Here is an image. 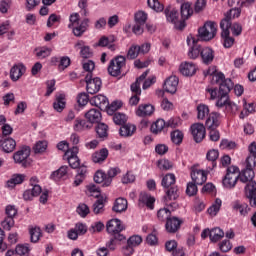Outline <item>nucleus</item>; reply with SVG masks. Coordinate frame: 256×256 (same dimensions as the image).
Listing matches in <instances>:
<instances>
[{"mask_svg": "<svg viewBox=\"0 0 256 256\" xmlns=\"http://www.w3.org/2000/svg\"><path fill=\"white\" fill-rule=\"evenodd\" d=\"M211 76L212 87L206 88V93L210 96V99L215 100L216 107H227L229 105V93L233 89V80L230 78H225V74L222 72H217L215 66L209 67L204 71V77Z\"/></svg>", "mask_w": 256, "mask_h": 256, "instance_id": "nucleus-1", "label": "nucleus"}, {"mask_svg": "<svg viewBox=\"0 0 256 256\" xmlns=\"http://www.w3.org/2000/svg\"><path fill=\"white\" fill-rule=\"evenodd\" d=\"M175 174H166L161 181V185L165 190V203L169 205V201H177L179 199V187L175 184Z\"/></svg>", "mask_w": 256, "mask_h": 256, "instance_id": "nucleus-2", "label": "nucleus"}, {"mask_svg": "<svg viewBox=\"0 0 256 256\" xmlns=\"http://www.w3.org/2000/svg\"><path fill=\"white\" fill-rule=\"evenodd\" d=\"M81 16L79 13H72L69 17L68 29H72L75 37H83V34L89 29L91 19L84 18L80 23Z\"/></svg>", "mask_w": 256, "mask_h": 256, "instance_id": "nucleus-3", "label": "nucleus"}, {"mask_svg": "<svg viewBox=\"0 0 256 256\" xmlns=\"http://www.w3.org/2000/svg\"><path fill=\"white\" fill-rule=\"evenodd\" d=\"M219 125H221V114L217 112H211L205 122V126L209 131L210 141L217 142L221 139V134L219 133V130H217Z\"/></svg>", "mask_w": 256, "mask_h": 256, "instance_id": "nucleus-4", "label": "nucleus"}, {"mask_svg": "<svg viewBox=\"0 0 256 256\" xmlns=\"http://www.w3.org/2000/svg\"><path fill=\"white\" fill-rule=\"evenodd\" d=\"M125 67H127V59L120 55L110 60L107 71L111 77H119L123 75Z\"/></svg>", "mask_w": 256, "mask_h": 256, "instance_id": "nucleus-5", "label": "nucleus"}, {"mask_svg": "<svg viewBox=\"0 0 256 256\" xmlns=\"http://www.w3.org/2000/svg\"><path fill=\"white\" fill-rule=\"evenodd\" d=\"M217 35V24L215 22H206L203 27L198 29V37L201 41H211Z\"/></svg>", "mask_w": 256, "mask_h": 256, "instance_id": "nucleus-6", "label": "nucleus"}, {"mask_svg": "<svg viewBox=\"0 0 256 256\" xmlns=\"http://www.w3.org/2000/svg\"><path fill=\"white\" fill-rule=\"evenodd\" d=\"M237 181H239V167L230 166L227 169V173L222 180V185L226 189H233L235 185H237Z\"/></svg>", "mask_w": 256, "mask_h": 256, "instance_id": "nucleus-7", "label": "nucleus"}, {"mask_svg": "<svg viewBox=\"0 0 256 256\" xmlns=\"http://www.w3.org/2000/svg\"><path fill=\"white\" fill-rule=\"evenodd\" d=\"M165 16L167 21L170 23H173L174 27L178 29L179 31H183L185 29V20H182L179 18V11H177L175 8L167 7L164 10Z\"/></svg>", "mask_w": 256, "mask_h": 256, "instance_id": "nucleus-8", "label": "nucleus"}, {"mask_svg": "<svg viewBox=\"0 0 256 256\" xmlns=\"http://www.w3.org/2000/svg\"><path fill=\"white\" fill-rule=\"evenodd\" d=\"M85 83H86V91L89 95H95L96 93H99L103 85L101 78L99 77L93 78V73L86 74Z\"/></svg>", "mask_w": 256, "mask_h": 256, "instance_id": "nucleus-9", "label": "nucleus"}, {"mask_svg": "<svg viewBox=\"0 0 256 256\" xmlns=\"http://www.w3.org/2000/svg\"><path fill=\"white\" fill-rule=\"evenodd\" d=\"M30 155L31 148L29 146H24L21 150L14 153L13 159L15 163L22 165V167H29L31 165V160H29Z\"/></svg>", "mask_w": 256, "mask_h": 256, "instance_id": "nucleus-10", "label": "nucleus"}, {"mask_svg": "<svg viewBox=\"0 0 256 256\" xmlns=\"http://www.w3.org/2000/svg\"><path fill=\"white\" fill-rule=\"evenodd\" d=\"M256 164H253V162L246 161V168L242 170L241 173L238 172V179L241 181V183H255L253 179L255 178V169Z\"/></svg>", "mask_w": 256, "mask_h": 256, "instance_id": "nucleus-11", "label": "nucleus"}, {"mask_svg": "<svg viewBox=\"0 0 256 256\" xmlns=\"http://www.w3.org/2000/svg\"><path fill=\"white\" fill-rule=\"evenodd\" d=\"M5 213L7 217L2 221L1 225L5 231H11V228L15 225V220L13 219L17 215V208L13 205L6 206Z\"/></svg>", "mask_w": 256, "mask_h": 256, "instance_id": "nucleus-12", "label": "nucleus"}, {"mask_svg": "<svg viewBox=\"0 0 256 256\" xmlns=\"http://www.w3.org/2000/svg\"><path fill=\"white\" fill-rule=\"evenodd\" d=\"M77 153H79V147L77 146H73L70 150L65 152V157L72 169H79L81 165L79 157H77Z\"/></svg>", "mask_w": 256, "mask_h": 256, "instance_id": "nucleus-13", "label": "nucleus"}, {"mask_svg": "<svg viewBox=\"0 0 256 256\" xmlns=\"http://www.w3.org/2000/svg\"><path fill=\"white\" fill-rule=\"evenodd\" d=\"M191 135L195 143H201L205 139L206 129L205 125L201 123H194L190 126Z\"/></svg>", "mask_w": 256, "mask_h": 256, "instance_id": "nucleus-14", "label": "nucleus"}, {"mask_svg": "<svg viewBox=\"0 0 256 256\" xmlns=\"http://www.w3.org/2000/svg\"><path fill=\"white\" fill-rule=\"evenodd\" d=\"M181 225H183L182 219L177 216H171L165 223V229L167 233H177L181 229Z\"/></svg>", "mask_w": 256, "mask_h": 256, "instance_id": "nucleus-15", "label": "nucleus"}, {"mask_svg": "<svg viewBox=\"0 0 256 256\" xmlns=\"http://www.w3.org/2000/svg\"><path fill=\"white\" fill-rule=\"evenodd\" d=\"M27 67L23 63H17L12 66L10 69V79L11 81L17 82L25 75Z\"/></svg>", "mask_w": 256, "mask_h": 256, "instance_id": "nucleus-16", "label": "nucleus"}, {"mask_svg": "<svg viewBox=\"0 0 256 256\" xmlns=\"http://www.w3.org/2000/svg\"><path fill=\"white\" fill-rule=\"evenodd\" d=\"M149 51H151L150 43H144L141 46L132 45L129 49V57L130 59H137V57H139V53L145 55V53H149Z\"/></svg>", "mask_w": 256, "mask_h": 256, "instance_id": "nucleus-17", "label": "nucleus"}, {"mask_svg": "<svg viewBox=\"0 0 256 256\" xmlns=\"http://www.w3.org/2000/svg\"><path fill=\"white\" fill-rule=\"evenodd\" d=\"M138 201L140 206L146 207L150 211L155 209V196H152L147 192H141Z\"/></svg>", "mask_w": 256, "mask_h": 256, "instance_id": "nucleus-18", "label": "nucleus"}, {"mask_svg": "<svg viewBox=\"0 0 256 256\" xmlns=\"http://www.w3.org/2000/svg\"><path fill=\"white\" fill-rule=\"evenodd\" d=\"M241 15V10L239 8H232L228 12L225 13L224 18L220 22V27H231V22L235 17H239Z\"/></svg>", "mask_w": 256, "mask_h": 256, "instance_id": "nucleus-19", "label": "nucleus"}, {"mask_svg": "<svg viewBox=\"0 0 256 256\" xmlns=\"http://www.w3.org/2000/svg\"><path fill=\"white\" fill-rule=\"evenodd\" d=\"M125 229V226H123V223L119 219H111L106 224V231L110 235H115L117 233H121Z\"/></svg>", "mask_w": 256, "mask_h": 256, "instance_id": "nucleus-20", "label": "nucleus"}, {"mask_svg": "<svg viewBox=\"0 0 256 256\" xmlns=\"http://www.w3.org/2000/svg\"><path fill=\"white\" fill-rule=\"evenodd\" d=\"M222 29L221 37H222V43L225 49H231L233 45H235V38L231 37V32L229 29H231V26H224L220 27Z\"/></svg>", "mask_w": 256, "mask_h": 256, "instance_id": "nucleus-21", "label": "nucleus"}, {"mask_svg": "<svg viewBox=\"0 0 256 256\" xmlns=\"http://www.w3.org/2000/svg\"><path fill=\"white\" fill-rule=\"evenodd\" d=\"M191 179L195 185H203L207 182V171L193 168L191 170Z\"/></svg>", "mask_w": 256, "mask_h": 256, "instance_id": "nucleus-22", "label": "nucleus"}, {"mask_svg": "<svg viewBox=\"0 0 256 256\" xmlns=\"http://www.w3.org/2000/svg\"><path fill=\"white\" fill-rule=\"evenodd\" d=\"M179 86V78L177 76H170L165 80L163 89L166 93H171L172 95L177 93V87Z\"/></svg>", "mask_w": 256, "mask_h": 256, "instance_id": "nucleus-23", "label": "nucleus"}, {"mask_svg": "<svg viewBox=\"0 0 256 256\" xmlns=\"http://www.w3.org/2000/svg\"><path fill=\"white\" fill-rule=\"evenodd\" d=\"M179 71L184 77H193L197 73V65L193 62H184L180 64Z\"/></svg>", "mask_w": 256, "mask_h": 256, "instance_id": "nucleus-24", "label": "nucleus"}, {"mask_svg": "<svg viewBox=\"0 0 256 256\" xmlns=\"http://www.w3.org/2000/svg\"><path fill=\"white\" fill-rule=\"evenodd\" d=\"M85 118L92 125L93 123H101L103 115L101 114V110L92 108L85 113Z\"/></svg>", "mask_w": 256, "mask_h": 256, "instance_id": "nucleus-25", "label": "nucleus"}, {"mask_svg": "<svg viewBox=\"0 0 256 256\" xmlns=\"http://www.w3.org/2000/svg\"><path fill=\"white\" fill-rule=\"evenodd\" d=\"M245 195L249 199L251 207H256V182L246 184Z\"/></svg>", "mask_w": 256, "mask_h": 256, "instance_id": "nucleus-26", "label": "nucleus"}, {"mask_svg": "<svg viewBox=\"0 0 256 256\" xmlns=\"http://www.w3.org/2000/svg\"><path fill=\"white\" fill-rule=\"evenodd\" d=\"M206 159L210 163L207 172L213 171L217 167V160L219 159V150L211 149L206 154Z\"/></svg>", "mask_w": 256, "mask_h": 256, "instance_id": "nucleus-27", "label": "nucleus"}, {"mask_svg": "<svg viewBox=\"0 0 256 256\" xmlns=\"http://www.w3.org/2000/svg\"><path fill=\"white\" fill-rule=\"evenodd\" d=\"M200 57L204 65H211L213 63V59H215V51L209 47L202 48Z\"/></svg>", "mask_w": 256, "mask_h": 256, "instance_id": "nucleus-28", "label": "nucleus"}, {"mask_svg": "<svg viewBox=\"0 0 256 256\" xmlns=\"http://www.w3.org/2000/svg\"><path fill=\"white\" fill-rule=\"evenodd\" d=\"M232 209L234 211H238L242 217H247V215H249V211H251L249 204L241 202L240 200L232 202Z\"/></svg>", "mask_w": 256, "mask_h": 256, "instance_id": "nucleus-29", "label": "nucleus"}, {"mask_svg": "<svg viewBox=\"0 0 256 256\" xmlns=\"http://www.w3.org/2000/svg\"><path fill=\"white\" fill-rule=\"evenodd\" d=\"M90 103L95 105V107H98V109H107V107H109V99L103 95L94 96L90 100Z\"/></svg>", "mask_w": 256, "mask_h": 256, "instance_id": "nucleus-30", "label": "nucleus"}, {"mask_svg": "<svg viewBox=\"0 0 256 256\" xmlns=\"http://www.w3.org/2000/svg\"><path fill=\"white\" fill-rule=\"evenodd\" d=\"M192 5L193 4H191L190 2H184L180 6L181 19L182 21H184V23L187 19H189V17H191V15H193Z\"/></svg>", "mask_w": 256, "mask_h": 256, "instance_id": "nucleus-31", "label": "nucleus"}, {"mask_svg": "<svg viewBox=\"0 0 256 256\" xmlns=\"http://www.w3.org/2000/svg\"><path fill=\"white\" fill-rule=\"evenodd\" d=\"M15 147H17V142L13 138H7L0 144V148L4 153H13Z\"/></svg>", "mask_w": 256, "mask_h": 256, "instance_id": "nucleus-32", "label": "nucleus"}, {"mask_svg": "<svg viewBox=\"0 0 256 256\" xmlns=\"http://www.w3.org/2000/svg\"><path fill=\"white\" fill-rule=\"evenodd\" d=\"M98 139L105 141L109 137V126L105 123H98L95 128Z\"/></svg>", "mask_w": 256, "mask_h": 256, "instance_id": "nucleus-33", "label": "nucleus"}, {"mask_svg": "<svg viewBox=\"0 0 256 256\" xmlns=\"http://www.w3.org/2000/svg\"><path fill=\"white\" fill-rule=\"evenodd\" d=\"M91 127H93V125L89 124L87 120L80 119V118H77L74 121V125H73L74 131H77L78 133H81L82 131H87L91 129Z\"/></svg>", "mask_w": 256, "mask_h": 256, "instance_id": "nucleus-34", "label": "nucleus"}, {"mask_svg": "<svg viewBox=\"0 0 256 256\" xmlns=\"http://www.w3.org/2000/svg\"><path fill=\"white\" fill-rule=\"evenodd\" d=\"M69 168L67 166H61L58 170L52 172L50 179L53 181H59L61 179H67Z\"/></svg>", "mask_w": 256, "mask_h": 256, "instance_id": "nucleus-35", "label": "nucleus"}, {"mask_svg": "<svg viewBox=\"0 0 256 256\" xmlns=\"http://www.w3.org/2000/svg\"><path fill=\"white\" fill-rule=\"evenodd\" d=\"M155 111V107L151 104H142L138 107L136 114L138 117H147L149 115H153Z\"/></svg>", "mask_w": 256, "mask_h": 256, "instance_id": "nucleus-36", "label": "nucleus"}, {"mask_svg": "<svg viewBox=\"0 0 256 256\" xmlns=\"http://www.w3.org/2000/svg\"><path fill=\"white\" fill-rule=\"evenodd\" d=\"M107 157H109V150H107V148H102L100 151L92 154V161L93 163H103Z\"/></svg>", "mask_w": 256, "mask_h": 256, "instance_id": "nucleus-37", "label": "nucleus"}, {"mask_svg": "<svg viewBox=\"0 0 256 256\" xmlns=\"http://www.w3.org/2000/svg\"><path fill=\"white\" fill-rule=\"evenodd\" d=\"M115 241H118V245H125L126 246L122 247V253L124 255H127L128 251H129V239H127V237L123 234H121V232H118L116 234L113 235Z\"/></svg>", "mask_w": 256, "mask_h": 256, "instance_id": "nucleus-38", "label": "nucleus"}, {"mask_svg": "<svg viewBox=\"0 0 256 256\" xmlns=\"http://www.w3.org/2000/svg\"><path fill=\"white\" fill-rule=\"evenodd\" d=\"M25 181V175L24 174H14L11 179H9L6 182V186L8 189H14L16 185H21Z\"/></svg>", "mask_w": 256, "mask_h": 256, "instance_id": "nucleus-39", "label": "nucleus"}, {"mask_svg": "<svg viewBox=\"0 0 256 256\" xmlns=\"http://www.w3.org/2000/svg\"><path fill=\"white\" fill-rule=\"evenodd\" d=\"M119 173H121V169H119L118 167L110 168L106 174L104 187H109L111 183H113V178L117 177Z\"/></svg>", "mask_w": 256, "mask_h": 256, "instance_id": "nucleus-40", "label": "nucleus"}, {"mask_svg": "<svg viewBox=\"0 0 256 256\" xmlns=\"http://www.w3.org/2000/svg\"><path fill=\"white\" fill-rule=\"evenodd\" d=\"M196 111H197V119H199V121H203L207 117L209 118V115H211V113H209V106L205 104H199L196 108Z\"/></svg>", "mask_w": 256, "mask_h": 256, "instance_id": "nucleus-41", "label": "nucleus"}, {"mask_svg": "<svg viewBox=\"0 0 256 256\" xmlns=\"http://www.w3.org/2000/svg\"><path fill=\"white\" fill-rule=\"evenodd\" d=\"M65 105H66V102H65L64 94L57 95L53 103L54 110L57 111V113H61L63 109H65Z\"/></svg>", "mask_w": 256, "mask_h": 256, "instance_id": "nucleus-42", "label": "nucleus"}, {"mask_svg": "<svg viewBox=\"0 0 256 256\" xmlns=\"http://www.w3.org/2000/svg\"><path fill=\"white\" fill-rule=\"evenodd\" d=\"M192 43L193 46L191 47V49L188 52V57L190 59H197V57H199V55H201V48L199 46H197V43H199V40L196 38H192Z\"/></svg>", "mask_w": 256, "mask_h": 256, "instance_id": "nucleus-43", "label": "nucleus"}, {"mask_svg": "<svg viewBox=\"0 0 256 256\" xmlns=\"http://www.w3.org/2000/svg\"><path fill=\"white\" fill-rule=\"evenodd\" d=\"M127 205V199L117 198L112 209L115 213H122V211L127 210Z\"/></svg>", "mask_w": 256, "mask_h": 256, "instance_id": "nucleus-44", "label": "nucleus"}, {"mask_svg": "<svg viewBox=\"0 0 256 256\" xmlns=\"http://www.w3.org/2000/svg\"><path fill=\"white\" fill-rule=\"evenodd\" d=\"M225 237V232L221 228H213L210 230V241L212 243H217V241H221Z\"/></svg>", "mask_w": 256, "mask_h": 256, "instance_id": "nucleus-45", "label": "nucleus"}, {"mask_svg": "<svg viewBox=\"0 0 256 256\" xmlns=\"http://www.w3.org/2000/svg\"><path fill=\"white\" fill-rule=\"evenodd\" d=\"M147 75H149V70H146L142 73L140 77H138L135 83H132L130 89L136 90L138 93H141V83L147 79Z\"/></svg>", "mask_w": 256, "mask_h": 256, "instance_id": "nucleus-46", "label": "nucleus"}, {"mask_svg": "<svg viewBox=\"0 0 256 256\" xmlns=\"http://www.w3.org/2000/svg\"><path fill=\"white\" fill-rule=\"evenodd\" d=\"M93 213L95 215H103L105 213V199L103 197L93 204Z\"/></svg>", "mask_w": 256, "mask_h": 256, "instance_id": "nucleus-47", "label": "nucleus"}, {"mask_svg": "<svg viewBox=\"0 0 256 256\" xmlns=\"http://www.w3.org/2000/svg\"><path fill=\"white\" fill-rule=\"evenodd\" d=\"M165 127H167V122L163 119H158L151 125V131L154 135H157L158 133H161Z\"/></svg>", "mask_w": 256, "mask_h": 256, "instance_id": "nucleus-48", "label": "nucleus"}, {"mask_svg": "<svg viewBox=\"0 0 256 256\" xmlns=\"http://www.w3.org/2000/svg\"><path fill=\"white\" fill-rule=\"evenodd\" d=\"M248 157L246 158V161L249 163H253V165H256V142H252L248 146Z\"/></svg>", "mask_w": 256, "mask_h": 256, "instance_id": "nucleus-49", "label": "nucleus"}, {"mask_svg": "<svg viewBox=\"0 0 256 256\" xmlns=\"http://www.w3.org/2000/svg\"><path fill=\"white\" fill-rule=\"evenodd\" d=\"M222 204H223V201L217 198L215 202L207 210L209 215H211L212 217H215V215L219 213Z\"/></svg>", "mask_w": 256, "mask_h": 256, "instance_id": "nucleus-50", "label": "nucleus"}, {"mask_svg": "<svg viewBox=\"0 0 256 256\" xmlns=\"http://www.w3.org/2000/svg\"><path fill=\"white\" fill-rule=\"evenodd\" d=\"M170 217H171V211L167 208H161L157 212V219L161 221V223H167Z\"/></svg>", "mask_w": 256, "mask_h": 256, "instance_id": "nucleus-51", "label": "nucleus"}, {"mask_svg": "<svg viewBox=\"0 0 256 256\" xmlns=\"http://www.w3.org/2000/svg\"><path fill=\"white\" fill-rule=\"evenodd\" d=\"M128 119H129V117H127V115H125V113L116 112L113 115V121H114L115 125H126Z\"/></svg>", "mask_w": 256, "mask_h": 256, "instance_id": "nucleus-52", "label": "nucleus"}, {"mask_svg": "<svg viewBox=\"0 0 256 256\" xmlns=\"http://www.w3.org/2000/svg\"><path fill=\"white\" fill-rule=\"evenodd\" d=\"M171 141L175 145H180L183 143V132L181 130H174L170 134Z\"/></svg>", "mask_w": 256, "mask_h": 256, "instance_id": "nucleus-53", "label": "nucleus"}, {"mask_svg": "<svg viewBox=\"0 0 256 256\" xmlns=\"http://www.w3.org/2000/svg\"><path fill=\"white\" fill-rule=\"evenodd\" d=\"M121 107H123V102L122 101L115 100L110 105H109V102H108V106L106 108L108 115H113V113L115 111H118V109H121Z\"/></svg>", "mask_w": 256, "mask_h": 256, "instance_id": "nucleus-54", "label": "nucleus"}, {"mask_svg": "<svg viewBox=\"0 0 256 256\" xmlns=\"http://www.w3.org/2000/svg\"><path fill=\"white\" fill-rule=\"evenodd\" d=\"M147 4H148V7L156 11V13H161V11L165 9V6H163V4L159 2V0H148Z\"/></svg>", "mask_w": 256, "mask_h": 256, "instance_id": "nucleus-55", "label": "nucleus"}, {"mask_svg": "<svg viewBox=\"0 0 256 256\" xmlns=\"http://www.w3.org/2000/svg\"><path fill=\"white\" fill-rule=\"evenodd\" d=\"M36 57L39 59H47L51 55V48L43 47L37 48L36 50Z\"/></svg>", "mask_w": 256, "mask_h": 256, "instance_id": "nucleus-56", "label": "nucleus"}, {"mask_svg": "<svg viewBox=\"0 0 256 256\" xmlns=\"http://www.w3.org/2000/svg\"><path fill=\"white\" fill-rule=\"evenodd\" d=\"M107 179V174L102 170H98L94 175L95 183H102V187H105V180Z\"/></svg>", "mask_w": 256, "mask_h": 256, "instance_id": "nucleus-57", "label": "nucleus"}, {"mask_svg": "<svg viewBox=\"0 0 256 256\" xmlns=\"http://www.w3.org/2000/svg\"><path fill=\"white\" fill-rule=\"evenodd\" d=\"M235 147H237V144L229 139H222L220 142V149L231 151V149H235Z\"/></svg>", "mask_w": 256, "mask_h": 256, "instance_id": "nucleus-58", "label": "nucleus"}, {"mask_svg": "<svg viewBox=\"0 0 256 256\" xmlns=\"http://www.w3.org/2000/svg\"><path fill=\"white\" fill-rule=\"evenodd\" d=\"M147 13H145V11H138L135 16V23H140L142 25H145L147 23Z\"/></svg>", "mask_w": 256, "mask_h": 256, "instance_id": "nucleus-59", "label": "nucleus"}, {"mask_svg": "<svg viewBox=\"0 0 256 256\" xmlns=\"http://www.w3.org/2000/svg\"><path fill=\"white\" fill-rule=\"evenodd\" d=\"M41 237V228L35 227L30 229V239L32 243H37Z\"/></svg>", "mask_w": 256, "mask_h": 256, "instance_id": "nucleus-60", "label": "nucleus"}, {"mask_svg": "<svg viewBox=\"0 0 256 256\" xmlns=\"http://www.w3.org/2000/svg\"><path fill=\"white\" fill-rule=\"evenodd\" d=\"M14 253H16V255H20V256L29 255V246L19 244L16 246Z\"/></svg>", "mask_w": 256, "mask_h": 256, "instance_id": "nucleus-61", "label": "nucleus"}, {"mask_svg": "<svg viewBox=\"0 0 256 256\" xmlns=\"http://www.w3.org/2000/svg\"><path fill=\"white\" fill-rule=\"evenodd\" d=\"M35 153H44L47 151V141H39L33 147Z\"/></svg>", "mask_w": 256, "mask_h": 256, "instance_id": "nucleus-62", "label": "nucleus"}, {"mask_svg": "<svg viewBox=\"0 0 256 256\" xmlns=\"http://www.w3.org/2000/svg\"><path fill=\"white\" fill-rule=\"evenodd\" d=\"M179 125H181V118H179V117L170 118L166 122V127H170L171 129H177V127H179Z\"/></svg>", "mask_w": 256, "mask_h": 256, "instance_id": "nucleus-63", "label": "nucleus"}, {"mask_svg": "<svg viewBox=\"0 0 256 256\" xmlns=\"http://www.w3.org/2000/svg\"><path fill=\"white\" fill-rule=\"evenodd\" d=\"M140 243H143V238L140 235H133L129 238L130 247H139Z\"/></svg>", "mask_w": 256, "mask_h": 256, "instance_id": "nucleus-64", "label": "nucleus"}]
</instances>
